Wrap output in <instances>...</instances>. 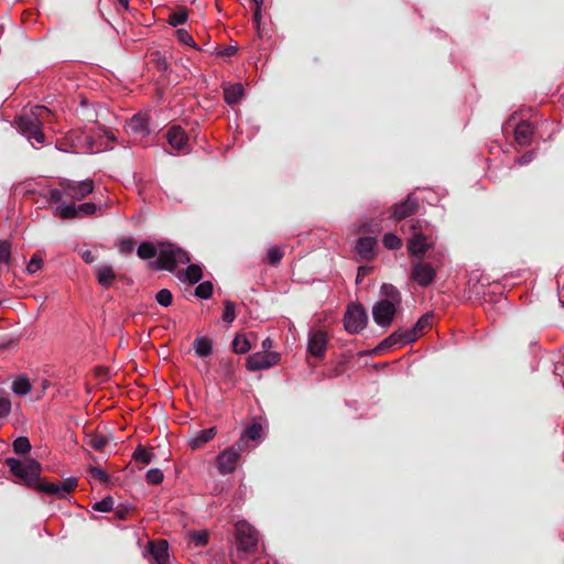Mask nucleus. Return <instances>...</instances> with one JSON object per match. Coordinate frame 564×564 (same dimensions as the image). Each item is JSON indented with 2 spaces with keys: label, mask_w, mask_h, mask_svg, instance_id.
<instances>
[{
  "label": "nucleus",
  "mask_w": 564,
  "mask_h": 564,
  "mask_svg": "<svg viewBox=\"0 0 564 564\" xmlns=\"http://www.w3.org/2000/svg\"><path fill=\"white\" fill-rule=\"evenodd\" d=\"M137 253L141 259H151L159 254L158 260L150 263V267L156 270L173 271L178 264H186L191 260L185 250L169 242L160 243L159 251L153 243L141 242Z\"/></svg>",
  "instance_id": "obj_1"
},
{
  "label": "nucleus",
  "mask_w": 564,
  "mask_h": 564,
  "mask_svg": "<svg viewBox=\"0 0 564 564\" xmlns=\"http://www.w3.org/2000/svg\"><path fill=\"white\" fill-rule=\"evenodd\" d=\"M51 115V110L44 106H36L30 111L22 113L17 119L18 130L34 145L33 140L37 144L45 142V134L42 127L46 121V117Z\"/></svg>",
  "instance_id": "obj_2"
},
{
  "label": "nucleus",
  "mask_w": 564,
  "mask_h": 564,
  "mask_svg": "<svg viewBox=\"0 0 564 564\" xmlns=\"http://www.w3.org/2000/svg\"><path fill=\"white\" fill-rule=\"evenodd\" d=\"M94 181L91 178L84 181L63 178L59 182V187L50 189V199L54 203H59L63 198L83 200L94 192Z\"/></svg>",
  "instance_id": "obj_3"
},
{
  "label": "nucleus",
  "mask_w": 564,
  "mask_h": 564,
  "mask_svg": "<svg viewBox=\"0 0 564 564\" xmlns=\"http://www.w3.org/2000/svg\"><path fill=\"white\" fill-rule=\"evenodd\" d=\"M110 202L105 204H95L91 202L75 205L74 203L62 204L54 209V215L62 219H74L91 216L100 210L104 206H109Z\"/></svg>",
  "instance_id": "obj_4"
},
{
  "label": "nucleus",
  "mask_w": 564,
  "mask_h": 564,
  "mask_svg": "<svg viewBox=\"0 0 564 564\" xmlns=\"http://www.w3.org/2000/svg\"><path fill=\"white\" fill-rule=\"evenodd\" d=\"M6 464L9 466L11 473L23 480L28 486H33L39 480L41 465L36 460L30 459L22 463L17 458H8Z\"/></svg>",
  "instance_id": "obj_5"
},
{
  "label": "nucleus",
  "mask_w": 564,
  "mask_h": 564,
  "mask_svg": "<svg viewBox=\"0 0 564 564\" xmlns=\"http://www.w3.org/2000/svg\"><path fill=\"white\" fill-rule=\"evenodd\" d=\"M258 533L246 521L236 523V543L239 553L249 555L253 554L258 547Z\"/></svg>",
  "instance_id": "obj_6"
},
{
  "label": "nucleus",
  "mask_w": 564,
  "mask_h": 564,
  "mask_svg": "<svg viewBox=\"0 0 564 564\" xmlns=\"http://www.w3.org/2000/svg\"><path fill=\"white\" fill-rule=\"evenodd\" d=\"M344 322L347 332L351 334L359 333L367 325V312L361 305L352 304L348 306Z\"/></svg>",
  "instance_id": "obj_7"
},
{
  "label": "nucleus",
  "mask_w": 564,
  "mask_h": 564,
  "mask_svg": "<svg viewBox=\"0 0 564 564\" xmlns=\"http://www.w3.org/2000/svg\"><path fill=\"white\" fill-rule=\"evenodd\" d=\"M419 221L412 224L413 236L408 241V251L412 257H422L430 248L433 247V240L421 231V227H417Z\"/></svg>",
  "instance_id": "obj_8"
},
{
  "label": "nucleus",
  "mask_w": 564,
  "mask_h": 564,
  "mask_svg": "<svg viewBox=\"0 0 564 564\" xmlns=\"http://www.w3.org/2000/svg\"><path fill=\"white\" fill-rule=\"evenodd\" d=\"M436 276V269L429 262L417 260L413 262L411 280L422 288L431 285Z\"/></svg>",
  "instance_id": "obj_9"
},
{
  "label": "nucleus",
  "mask_w": 564,
  "mask_h": 564,
  "mask_svg": "<svg viewBox=\"0 0 564 564\" xmlns=\"http://www.w3.org/2000/svg\"><path fill=\"white\" fill-rule=\"evenodd\" d=\"M241 451L242 445L239 443L237 447L230 446L217 456V468L221 475H228L235 471Z\"/></svg>",
  "instance_id": "obj_10"
},
{
  "label": "nucleus",
  "mask_w": 564,
  "mask_h": 564,
  "mask_svg": "<svg viewBox=\"0 0 564 564\" xmlns=\"http://www.w3.org/2000/svg\"><path fill=\"white\" fill-rule=\"evenodd\" d=\"M400 305L381 300L377 302L372 307V317L376 324L381 327H389Z\"/></svg>",
  "instance_id": "obj_11"
},
{
  "label": "nucleus",
  "mask_w": 564,
  "mask_h": 564,
  "mask_svg": "<svg viewBox=\"0 0 564 564\" xmlns=\"http://www.w3.org/2000/svg\"><path fill=\"white\" fill-rule=\"evenodd\" d=\"M280 357L276 352H256L247 360V368L251 371L268 369L278 364Z\"/></svg>",
  "instance_id": "obj_12"
},
{
  "label": "nucleus",
  "mask_w": 564,
  "mask_h": 564,
  "mask_svg": "<svg viewBox=\"0 0 564 564\" xmlns=\"http://www.w3.org/2000/svg\"><path fill=\"white\" fill-rule=\"evenodd\" d=\"M77 486V480L75 478H68L62 482H44L39 485V490L54 495L58 498H64L67 494L73 491Z\"/></svg>",
  "instance_id": "obj_13"
},
{
  "label": "nucleus",
  "mask_w": 564,
  "mask_h": 564,
  "mask_svg": "<svg viewBox=\"0 0 564 564\" xmlns=\"http://www.w3.org/2000/svg\"><path fill=\"white\" fill-rule=\"evenodd\" d=\"M327 346V336L323 330H312L308 337V352L312 356L321 358L324 356Z\"/></svg>",
  "instance_id": "obj_14"
},
{
  "label": "nucleus",
  "mask_w": 564,
  "mask_h": 564,
  "mask_svg": "<svg viewBox=\"0 0 564 564\" xmlns=\"http://www.w3.org/2000/svg\"><path fill=\"white\" fill-rule=\"evenodd\" d=\"M169 144L177 151H183L187 148V135L180 126H173L166 133Z\"/></svg>",
  "instance_id": "obj_15"
},
{
  "label": "nucleus",
  "mask_w": 564,
  "mask_h": 564,
  "mask_svg": "<svg viewBox=\"0 0 564 564\" xmlns=\"http://www.w3.org/2000/svg\"><path fill=\"white\" fill-rule=\"evenodd\" d=\"M149 552L156 564H169V544L161 540L149 543Z\"/></svg>",
  "instance_id": "obj_16"
},
{
  "label": "nucleus",
  "mask_w": 564,
  "mask_h": 564,
  "mask_svg": "<svg viewBox=\"0 0 564 564\" xmlns=\"http://www.w3.org/2000/svg\"><path fill=\"white\" fill-rule=\"evenodd\" d=\"M127 131L131 134L144 137L149 133L148 120L143 115L133 116L126 126Z\"/></svg>",
  "instance_id": "obj_17"
},
{
  "label": "nucleus",
  "mask_w": 564,
  "mask_h": 564,
  "mask_svg": "<svg viewBox=\"0 0 564 564\" xmlns=\"http://www.w3.org/2000/svg\"><path fill=\"white\" fill-rule=\"evenodd\" d=\"M417 208V202L411 195L406 199L394 207L393 217L398 220L412 215Z\"/></svg>",
  "instance_id": "obj_18"
},
{
  "label": "nucleus",
  "mask_w": 564,
  "mask_h": 564,
  "mask_svg": "<svg viewBox=\"0 0 564 564\" xmlns=\"http://www.w3.org/2000/svg\"><path fill=\"white\" fill-rule=\"evenodd\" d=\"M431 315L425 314L420 317L412 328L405 329V341L413 343L419 336H421L424 329L431 324Z\"/></svg>",
  "instance_id": "obj_19"
},
{
  "label": "nucleus",
  "mask_w": 564,
  "mask_h": 564,
  "mask_svg": "<svg viewBox=\"0 0 564 564\" xmlns=\"http://www.w3.org/2000/svg\"><path fill=\"white\" fill-rule=\"evenodd\" d=\"M411 341H405V330L399 329L393 332L390 336L384 338L378 346V349L383 350L395 346H404Z\"/></svg>",
  "instance_id": "obj_20"
},
{
  "label": "nucleus",
  "mask_w": 564,
  "mask_h": 564,
  "mask_svg": "<svg viewBox=\"0 0 564 564\" xmlns=\"http://www.w3.org/2000/svg\"><path fill=\"white\" fill-rule=\"evenodd\" d=\"M533 135L532 126L527 122H520L514 129V139L520 145H528L531 142Z\"/></svg>",
  "instance_id": "obj_21"
},
{
  "label": "nucleus",
  "mask_w": 564,
  "mask_h": 564,
  "mask_svg": "<svg viewBox=\"0 0 564 564\" xmlns=\"http://www.w3.org/2000/svg\"><path fill=\"white\" fill-rule=\"evenodd\" d=\"M96 274L99 284L104 288L111 286L116 279V273L112 267L108 264L98 265L96 268Z\"/></svg>",
  "instance_id": "obj_22"
},
{
  "label": "nucleus",
  "mask_w": 564,
  "mask_h": 564,
  "mask_svg": "<svg viewBox=\"0 0 564 564\" xmlns=\"http://www.w3.org/2000/svg\"><path fill=\"white\" fill-rule=\"evenodd\" d=\"M376 246V239L372 237H361L356 245L357 253L364 259H370Z\"/></svg>",
  "instance_id": "obj_23"
},
{
  "label": "nucleus",
  "mask_w": 564,
  "mask_h": 564,
  "mask_svg": "<svg viewBox=\"0 0 564 564\" xmlns=\"http://www.w3.org/2000/svg\"><path fill=\"white\" fill-rule=\"evenodd\" d=\"M216 435V429L210 427L207 430L199 431L193 438L189 441V445L193 449H197L202 447L204 444L212 441Z\"/></svg>",
  "instance_id": "obj_24"
},
{
  "label": "nucleus",
  "mask_w": 564,
  "mask_h": 564,
  "mask_svg": "<svg viewBox=\"0 0 564 564\" xmlns=\"http://www.w3.org/2000/svg\"><path fill=\"white\" fill-rule=\"evenodd\" d=\"M193 348L198 357H207L213 351V343L205 336L197 337L194 340Z\"/></svg>",
  "instance_id": "obj_25"
},
{
  "label": "nucleus",
  "mask_w": 564,
  "mask_h": 564,
  "mask_svg": "<svg viewBox=\"0 0 564 564\" xmlns=\"http://www.w3.org/2000/svg\"><path fill=\"white\" fill-rule=\"evenodd\" d=\"M380 292L383 296L381 301H387L393 304H401V294L394 285L383 283L381 285Z\"/></svg>",
  "instance_id": "obj_26"
},
{
  "label": "nucleus",
  "mask_w": 564,
  "mask_h": 564,
  "mask_svg": "<svg viewBox=\"0 0 564 564\" xmlns=\"http://www.w3.org/2000/svg\"><path fill=\"white\" fill-rule=\"evenodd\" d=\"M11 389L18 395H25L32 390V384L28 377L21 375L13 380Z\"/></svg>",
  "instance_id": "obj_27"
},
{
  "label": "nucleus",
  "mask_w": 564,
  "mask_h": 564,
  "mask_svg": "<svg viewBox=\"0 0 564 564\" xmlns=\"http://www.w3.org/2000/svg\"><path fill=\"white\" fill-rule=\"evenodd\" d=\"M225 100L229 105L236 104L243 94V87L241 84H234L225 88Z\"/></svg>",
  "instance_id": "obj_28"
},
{
  "label": "nucleus",
  "mask_w": 564,
  "mask_h": 564,
  "mask_svg": "<svg viewBox=\"0 0 564 564\" xmlns=\"http://www.w3.org/2000/svg\"><path fill=\"white\" fill-rule=\"evenodd\" d=\"M203 276V272L199 265L189 264L185 272L182 274L181 280L186 281L191 284L197 283Z\"/></svg>",
  "instance_id": "obj_29"
},
{
  "label": "nucleus",
  "mask_w": 564,
  "mask_h": 564,
  "mask_svg": "<svg viewBox=\"0 0 564 564\" xmlns=\"http://www.w3.org/2000/svg\"><path fill=\"white\" fill-rule=\"evenodd\" d=\"M263 429L261 424L253 423L250 425L241 435L240 443H243L246 440L258 441L262 437Z\"/></svg>",
  "instance_id": "obj_30"
},
{
  "label": "nucleus",
  "mask_w": 564,
  "mask_h": 564,
  "mask_svg": "<svg viewBox=\"0 0 564 564\" xmlns=\"http://www.w3.org/2000/svg\"><path fill=\"white\" fill-rule=\"evenodd\" d=\"M109 438L107 435L101 433H95L89 436V445L96 451H102L108 444Z\"/></svg>",
  "instance_id": "obj_31"
},
{
  "label": "nucleus",
  "mask_w": 564,
  "mask_h": 564,
  "mask_svg": "<svg viewBox=\"0 0 564 564\" xmlns=\"http://www.w3.org/2000/svg\"><path fill=\"white\" fill-rule=\"evenodd\" d=\"M133 458L138 462L149 464L152 462L153 453L143 446H138L133 453Z\"/></svg>",
  "instance_id": "obj_32"
},
{
  "label": "nucleus",
  "mask_w": 564,
  "mask_h": 564,
  "mask_svg": "<svg viewBox=\"0 0 564 564\" xmlns=\"http://www.w3.org/2000/svg\"><path fill=\"white\" fill-rule=\"evenodd\" d=\"M13 451L17 454H26L31 451V444L28 437L20 436L13 442Z\"/></svg>",
  "instance_id": "obj_33"
},
{
  "label": "nucleus",
  "mask_w": 564,
  "mask_h": 564,
  "mask_svg": "<svg viewBox=\"0 0 564 564\" xmlns=\"http://www.w3.org/2000/svg\"><path fill=\"white\" fill-rule=\"evenodd\" d=\"M383 245L389 250H397L401 248L402 241L394 234H386L383 237Z\"/></svg>",
  "instance_id": "obj_34"
},
{
  "label": "nucleus",
  "mask_w": 564,
  "mask_h": 564,
  "mask_svg": "<svg viewBox=\"0 0 564 564\" xmlns=\"http://www.w3.org/2000/svg\"><path fill=\"white\" fill-rule=\"evenodd\" d=\"M225 308L223 312V321L227 324H231L236 318L235 304L231 301H225Z\"/></svg>",
  "instance_id": "obj_35"
},
{
  "label": "nucleus",
  "mask_w": 564,
  "mask_h": 564,
  "mask_svg": "<svg viewBox=\"0 0 564 564\" xmlns=\"http://www.w3.org/2000/svg\"><path fill=\"white\" fill-rule=\"evenodd\" d=\"M234 350L238 354H245L250 350V344L245 336H237L232 343Z\"/></svg>",
  "instance_id": "obj_36"
},
{
  "label": "nucleus",
  "mask_w": 564,
  "mask_h": 564,
  "mask_svg": "<svg viewBox=\"0 0 564 564\" xmlns=\"http://www.w3.org/2000/svg\"><path fill=\"white\" fill-rule=\"evenodd\" d=\"M155 299L160 305L167 307L172 304L173 296L170 290L162 289L156 293Z\"/></svg>",
  "instance_id": "obj_37"
},
{
  "label": "nucleus",
  "mask_w": 564,
  "mask_h": 564,
  "mask_svg": "<svg viewBox=\"0 0 564 564\" xmlns=\"http://www.w3.org/2000/svg\"><path fill=\"white\" fill-rule=\"evenodd\" d=\"M112 508H113V500L111 497H106L102 500L97 501L93 506V509L95 511H99V512H109L112 510Z\"/></svg>",
  "instance_id": "obj_38"
},
{
  "label": "nucleus",
  "mask_w": 564,
  "mask_h": 564,
  "mask_svg": "<svg viewBox=\"0 0 564 564\" xmlns=\"http://www.w3.org/2000/svg\"><path fill=\"white\" fill-rule=\"evenodd\" d=\"M195 294L200 299H209L213 294V284L210 282L200 283L196 288Z\"/></svg>",
  "instance_id": "obj_39"
},
{
  "label": "nucleus",
  "mask_w": 564,
  "mask_h": 564,
  "mask_svg": "<svg viewBox=\"0 0 564 564\" xmlns=\"http://www.w3.org/2000/svg\"><path fill=\"white\" fill-rule=\"evenodd\" d=\"M176 36H177V40L183 43V44H186L188 46H192L194 48H197L199 50L195 42H194V39L192 37V35L184 29H178L176 31Z\"/></svg>",
  "instance_id": "obj_40"
},
{
  "label": "nucleus",
  "mask_w": 564,
  "mask_h": 564,
  "mask_svg": "<svg viewBox=\"0 0 564 564\" xmlns=\"http://www.w3.org/2000/svg\"><path fill=\"white\" fill-rule=\"evenodd\" d=\"M283 257V251L280 247L269 249L267 260L270 264H278Z\"/></svg>",
  "instance_id": "obj_41"
},
{
  "label": "nucleus",
  "mask_w": 564,
  "mask_h": 564,
  "mask_svg": "<svg viewBox=\"0 0 564 564\" xmlns=\"http://www.w3.org/2000/svg\"><path fill=\"white\" fill-rule=\"evenodd\" d=\"M163 478V473L158 468L150 469L147 473V480L149 484L159 485L162 482Z\"/></svg>",
  "instance_id": "obj_42"
},
{
  "label": "nucleus",
  "mask_w": 564,
  "mask_h": 564,
  "mask_svg": "<svg viewBox=\"0 0 564 564\" xmlns=\"http://www.w3.org/2000/svg\"><path fill=\"white\" fill-rule=\"evenodd\" d=\"M187 20V13L185 11H176L169 17V23L173 26L181 25Z\"/></svg>",
  "instance_id": "obj_43"
},
{
  "label": "nucleus",
  "mask_w": 564,
  "mask_h": 564,
  "mask_svg": "<svg viewBox=\"0 0 564 564\" xmlns=\"http://www.w3.org/2000/svg\"><path fill=\"white\" fill-rule=\"evenodd\" d=\"M43 260L40 256L34 254L28 263L26 270L33 274L42 268Z\"/></svg>",
  "instance_id": "obj_44"
},
{
  "label": "nucleus",
  "mask_w": 564,
  "mask_h": 564,
  "mask_svg": "<svg viewBox=\"0 0 564 564\" xmlns=\"http://www.w3.org/2000/svg\"><path fill=\"white\" fill-rule=\"evenodd\" d=\"M11 411V402L6 397H0V419L9 415Z\"/></svg>",
  "instance_id": "obj_45"
},
{
  "label": "nucleus",
  "mask_w": 564,
  "mask_h": 564,
  "mask_svg": "<svg viewBox=\"0 0 564 564\" xmlns=\"http://www.w3.org/2000/svg\"><path fill=\"white\" fill-rule=\"evenodd\" d=\"M10 258V243L6 240L0 241V262H6Z\"/></svg>",
  "instance_id": "obj_46"
},
{
  "label": "nucleus",
  "mask_w": 564,
  "mask_h": 564,
  "mask_svg": "<svg viewBox=\"0 0 564 564\" xmlns=\"http://www.w3.org/2000/svg\"><path fill=\"white\" fill-rule=\"evenodd\" d=\"M191 539L193 542H195L196 545H205L208 541V535L206 532H194L191 535Z\"/></svg>",
  "instance_id": "obj_47"
},
{
  "label": "nucleus",
  "mask_w": 564,
  "mask_h": 564,
  "mask_svg": "<svg viewBox=\"0 0 564 564\" xmlns=\"http://www.w3.org/2000/svg\"><path fill=\"white\" fill-rule=\"evenodd\" d=\"M134 248V242L132 239H124L120 241L118 249L121 253H129L132 252Z\"/></svg>",
  "instance_id": "obj_48"
},
{
  "label": "nucleus",
  "mask_w": 564,
  "mask_h": 564,
  "mask_svg": "<svg viewBox=\"0 0 564 564\" xmlns=\"http://www.w3.org/2000/svg\"><path fill=\"white\" fill-rule=\"evenodd\" d=\"M89 473H90L91 477L95 479H98L104 482L108 480L107 473L100 468L93 467V468H90Z\"/></svg>",
  "instance_id": "obj_49"
},
{
  "label": "nucleus",
  "mask_w": 564,
  "mask_h": 564,
  "mask_svg": "<svg viewBox=\"0 0 564 564\" xmlns=\"http://www.w3.org/2000/svg\"><path fill=\"white\" fill-rule=\"evenodd\" d=\"M86 143L87 144H83L82 141L78 140L76 143L75 142L73 143V147H74L75 151H82V150H88L90 152L96 151L94 145L91 144V142L88 141V137H86Z\"/></svg>",
  "instance_id": "obj_50"
},
{
  "label": "nucleus",
  "mask_w": 564,
  "mask_h": 564,
  "mask_svg": "<svg viewBox=\"0 0 564 564\" xmlns=\"http://www.w3.org/2000/svg\"><path fill=\"white\" fill-rule=\"evenodd\" d=\"M80 256L86 263H93L96 260V256L90 250L83 251Z\"/></svg>",
  "instance_id": "obj_51"
},
{
  "label": "nucleus",
  "mask_w": 564,
  "mask_h": 564,
  "mask_svg": "<svg viewBox=\"0 0 564 564\" xmlns=\"http://www.w3.org/2000/svg\"><path fill=\"white\" fill-rule=\"evenodd\" d=\"M532 159H533V153H531V152H530V153H525L524 155H522L521 158H519V159L517 160V162H518V164H519V165H524V164H527V163L531 162V161H532Z\"/></svg>",
  "instance_id": "obj_52"
},
{
  "label": "nucleus",
  "mask_w": 564,
  "mask_h": 564,
  "mask_svg": "<svg viewBox=\"0 0 564 564\" xmlns=\"http://www.w3.org/2000/svg\"><path fill=\"white\" fill-rule=\"evenodd\" d=\"M237 48L235 46H228L220 51L218 54L223 56H232L236 53Z\"/></svg>",
  "instance_id": "obj_53"
},
{
  "label": "nucleus",
  "mask_w": 564,
  "mask_h": 564,
  "mask_svg": "<svg viewBox=\"0 0 564 564\" xmlns=\"http://www.w3.org/2000/svg\"><path fill=\"white\" fill-rule=\"evenodd\" d=\"M369 272V269L367 267H360L358 269V274H357V282H359V280Z\"/></svg>",
  "instance_id": "obj_54"
},
{
  "label": "nucleus",
  "mask_w": 564,
  "mask_h": 564,
  "mask_svg": "<svg viewBox=\"0 0 564 564\" xmlns=\"http://www.w3.org/2000/svg\"><path fill=\"white\" fill-rule=\"evenodd\" d=\"M272 347V340L270 338H265L263 341H262V348L264 350H268Z\"/></svg>",
  "instance_id": "obj_55"
},
{
  "label": "nucleus",
  "mask_w": 564,
  "mask_h": 564,
  "mask_svg": "<svg viewBox=\"0 0 564 564\" xmlns=\"http://www.w3.org/2000/svg\"><path fill=\"white\" fill-rule=\"evenodd\" d=\"M118 3L124 9L129 8V0H118Z\"/></svg>",
  "instance_id": "obj_56"
},
{
  "label": "nucleus",
  "mask_w": 564,
  "mask_h": 564,
  "mask_svg": "<svg viewBox=\"0 0 564 564\" xmlns=\"http://www.w3.org/2000/svg\"><path fill=\"white\" fill-rule=\"evenodd\" d=\"M106 134H107L109 138L113 139V137H112V135H110L109 131H106Z\"/></svg>",
  "instance_id": "obj_57"
}]
</instances>
